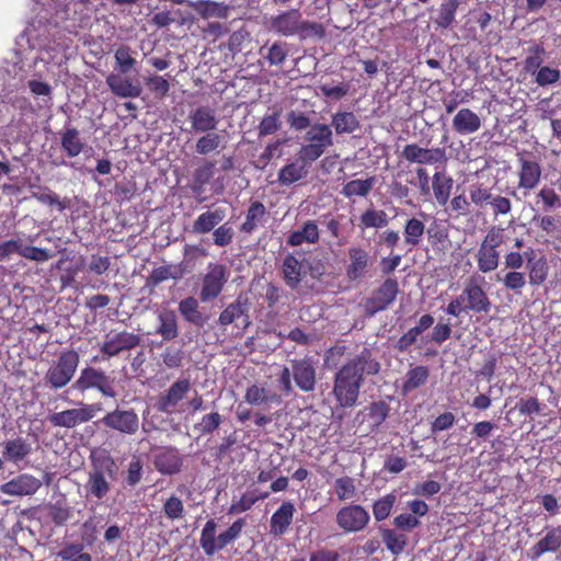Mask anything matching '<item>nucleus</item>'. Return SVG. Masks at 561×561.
Wrapping results in <instances>:
<instances>
[{
  "label": "nucleus",
  "mask_w": 561,
  "mask_h": 561,
  "mask_svg": "<svg viewBox=\"0 0 561 561\" xmlns=\"http://www.w3.org/2000/svg\"><path fill=\"white\" fill-rule=\"evenodd\" d=\"M88 496L95 497L98 500L104 499L111 490V484L106 480L103 472L91 471L85 484Z\"/></svg>",
  "instance_id": "nucleus-41"
},
{
  "label": "nucleus",
  "mask_w": 561,
  "mask_h": 561,
  "mask_svg": "<svg viewBox=\"0 0 561 561\" xmlns=\"http://www.w3.org/2000/svg\"><path fill=\"white\" fill-rule=\"evenodd\" d=\"M264 47L260 53L270 66H280L288 56V47L285 42H275L268 48L266 54H263Z\"/></svg>",
  "instance_id": "nucleus-52"
},
{
  "label": "nucleus",
  "mask_w": 561,
  "mask_h": 561,
  "mask_svg": "<svg viewBox=\"0 0 561 561\" xmlns=\"http://www.w3.org/2000/svg\"><path fill=\"white\" fill-rule=\"evenodd\" d=\"M229 276L230 272L225 264L209 263L206 273L202 277L201 301L208 302L216 299L224 290Z\"/></svg>",
  "instance_id": "nucleus-12"
},
{
  "label": "nucleus",
  "mask_w": 561,
  "mask_h": 561,
  "mask_svg": "<svg viewBox=\"0 0 561 561\" xmlns=\"http://www.w3.org/2000/svg\"><path fill=\"white\" fill-rule=\"evenodd\" d=\"M296 510L291 502L285 501L273 513L270 519V533L273 536H283L287 533L289 526L293 523L294 514Z\"/></svg>",
  "instance_id": "nucleus-25"
},
{
  "label": "nucleus",
  "mask_w": 561,
  "mask_h": 561,
  "mask_svg": "<svg viewBox=\"0 0 561 561\" xmlns=\"http://www.w3.org/2000/svg\"><path fill=\"white\" fill-rule=\"evenodd\" d=\"M379 370V362L366 347L350 358L333 377L332 396L336 405L343 409L355 407L366 376L377 375Z\"/></svg>",
  "instance_id": "nucleus-1"
},
{
  "label": "nucleus",
  "mask_w": 561,
  "mask_h": 561,
  "mask_svg": "<svg viewBox=\"0 0 561 561\" xmlns=\"http://www.w3.org/2000/svg\"><path fill=\"white\" fill-rule=\"evenodd\" d=\"M145 84L148 90L158 99H163L170 91V82L163 76H149L145 78Z\"/></svg>",
  "instance_id": "nucleus-59"
},
{
  "label": "nucleus",
  "mask_w": 561,
  "mask_h": 561,
  "mask_svg": "<svg viewBox=\"0 0 561 561\" xmlns=\"http://www.w3.org/2000/svg\"><path fill=\"white\" fill-rule=\"evenodd\" d=\"M266 216V208L263 203L252 202L245 213V219L240 226V231L251 234L263 222Z\"/></svg>",
  "instance_id": "nucleus-39"
},
{
  "label": "nucleus",
  "mask_w": 561,
  "mask_h": 561,
  "mask_svg": "<svg viewBox=\"0 0 561 561\" xmlns=\"http://www.w3.org/2000/svg\"><path fill=\"white\" fill-rule=\"evenodd\" d=\"M270 30L285 37L298 35L301 39L322 38L325 35L324 26L318 22L304 20L299 9H290L272 16Z\"/></svg>",
  "instance_id": "nucleus-3"
},
{
  "label": "nucleus",
  "mask_w": 561,
  "mask_h": 561,
  "mask_svg": "<svg viewBox=\"0 0 561 561\" xmlns=\"http://www.w3.org/2000/svg\"><path fill=\"white\" fill-rule=\"evenodd\" d=\"M140 334L126 330H111L104 335L100 344V353L104 359L116 357L123 353L130 352L141 345Z\"/></svg>",
  "instance_id": "nucleus-10"
},
{
  "label": "nucleus",
  "mask_w": 561,
  "mask_h": 561,
  "mask_svg": "<svg viewBox=\"0 0 561 561\" xmlns=\"http://www.w3.org/2000/svg\"><path fill=\"white\" fill-rule=\"evenodd\" d=\"M334 145L333 130L330 125L314 123L304 135L297 156L304 162H314Z\"/></svg>",
  "instance_id": "nucleus-5"
},
{
  "label": "nucleus",
  "mask_w": 561,
  "mask_h": 561,
  "mask_svg": "<svg viewBox=\"0 0 561 561\" xmlns=\"http://www.w3.org/2000/svg\"><path fill=\"white\" fill-rule=\"evenodd\" d=\"M162 512L167 519L179 520L185 515L184 503L179 496L172 494L164 501Z\"/></svg>",
  "instance_id": "nucleus-58"
},
{
  "label": "nucleus",
  "mask_w": 561,
  "mask_h": 561,
  "mask_svg": "<svg viewBox=\"0 0 561 561\" xmlns=\"http://www.w3.org/2000/svg\"><path fill=\"white\" fill-rule=\"evenodd\" d=\"M159 324L156 333L164 341H172L179 336L178 318L174 310L164 309L158 314Z\"/></svg>",
  "instance_id": "nucleus-34"
},
{
  "label": "nucleus",
  "mask_w": 561,
  "mask_h": 561,
  "mask_svg": "<svg viewBox=\"0 0 561 561\" xmlns=\"http://www.w3.org/2000/svg\"><path fill=\"white\" fill-rule=\"evenodd\" d=\"M388 224V215L381 209L368 208L359 217V226L362 228H383Z\"/></svg>",
  "instance_id": "nucleus-49"
},
{
  "label": "nucleus",
  "mask_w": 561,
  "mask_h": 561,
  "mask_svg": "<svg viewBox=\"0 0 561 561\" xmlns=\"http://www.w3.org/2000/svg\"><path fill=\"white\" fill-rule=\"evenodd\" d=\"M401 157L409 163L424 164H436L446 162V150L445 148H423L417 144H408L401 151Z\"/></svg>",
  "instance_id": "nucleus-16"
},
{
  "label": "nucleus",
  "mask_w": 561,
  "mask_h": 561,
  "mask_svg": "<svg viewBox=\"0 0 561 561\" xmlns=\"http://www.w3.org/2000/svg\"><path fill=\"white\" fill-rule=\"evenodd\" d=\"M154 468L164 476L179 473L183 467V457L173 446L162 447L154 456Z\"/></svg>",
  "instance_id": "nucleus-21"
},
{
  "label": "nucleus",
  "mask_w": 561,
  "mask_h": 561,
  "mask_svg": "<svg viewBox=\"0 0 561 561\" xmlns=\"http://www.w3.org/2000/svg\"><path fill=\"white\" fill-rule=\"evenodd\" d=\"M279 117V111H276L271 115H265L257 126L259 137H265L276 133L282 125Z\"/></svg>",
  "instance_id": "nucleus-63"
},
{
  "label": "nucleus",
  "mask_w": 561,
  "mask_h": 561,
  "mask_svg": "<svg viewBox=\"0 0 561 561\" xmlns=\"http://www.w3.org/2000/svg\"><path fill=\"white\" fill-rule=\"evenodd\" d=\"M529 56L524 60V70L527 73L535 75L543 62L545 47L541 44H534L528 48Z\"/></svg>",
  "instance_id": "nucleus-56"
},
{
  "label": "nucleus",
  "mask_w": 561,
  "mask_h": 561,
  "mask_svg": "<svg viewBox=\"0 0 561 561\" xmlns=\"http://www.w3.org/2000/svg\"><path fill=\"white\" fill-rule=\"evenodd\" d=\"M350 263L346 265V276L350 280H356L365 276L371 265L369 252L359 247H351L347 250Z\"/></svg>",
  "instance_id": "nucleus-22"
},
{
  "label": "nucleus",
  "mask_w": 561,
  "mask_h": 561,
  "mask_svg": "<svg viewBox=\"0 0 561 561\" xmlns=\"http://www.w3.org/2000/svg\"><path fill=\"white\" fill-rule=\"evenodd\" d=\"M536 198L542 203V208L546 211L561 207V198L551 187H542L536 194Z\"/></svg>",
  "instance_id": "nucleus-64"
},
{
  "label": "nucleus",
  "mask_w": 561,
  "mask_h": 561,
  "mask_svg": "<svg viewBox=\"0 0 561 561\" xmlns=\"http://www.w3.org/2000/svg\"><path fill=\"white\" fill-rule=\"evenodd\" d=\"M244 526L245 519L238 518L226 530L216 535L217 523L215 519H208L201 531L199 546L207 557H213L239 539Z\"/></svg>",
  "instance_id": "nucleus-4"
},
{
  "label": "nucleus",
  "mask_w": 561,
  "mask_h": 561,
  "mask_svg": "<svg viewBox=\"0 0 561 561\" xmlns=\"http://www.w3.org/2000/svg\"><path fill=\"white\" fill-rule=\"evenodd\" d=\"M497 280L503 284L505 289L519 295L527 284V276L524 272L508 271L503 275V277L497 276Z\"/></svg>",
  "instance_id": "nucleus-50"
},
{
  "label": "nucleus",
  "mask_w": 561,
  "mask_h": 561,
  "mask_svg": "<svg viewBox=\"0 0 561 561\" xmlns=\"http://www.w3.org/2000/svg\"><path fill=\"white\" fill-rule=\"evenodd\" d=\"M490 309L491 301L486 293L471 280L466 284L462 293L447 305L445 311L449 316L459 317L461 312L488 313Z\"/></svg>",
  "instance_id": "nucleus-6"
},
{
  "label": "nucleus",
  "mask_w": 561,
  "mask_h": 561,
  "mask_svg": "<svg viewBox=\"0 0 561 561\" xmlns=\"http://www.w3.org/2000/svg\"><path fill=\"white\" fill-rule=\"evenodd\" d=\"M399 294V284L397 278L388 277L381 285L374 290L370 297L364 302L365 313L374 316L377 312L386 310L392 305Z\"/></svg>",
  "instance_id": "nucleus-14"
},
{
  "label": "nucleus",
  "mask_w": 561,
  "mask_h": 561,
  "mask_svg": "<svg viewBox=\"0 0 561 561\" xmlns=\"http://www.w3.org/2000/svg\"><path fill=\"white\" fill-rule=\"evenodd\" d=\"M60 146L68 158H75L83 151L85 144L76 127H66L60 133Z\"/></svg>",
  "instance_id": "nucleus-35"
},
{
  "label": "nucleus",
  "mask_w": 561,
  "mask_h": 561,
  "mask_svg": "<svg viewBox=\"0 0 561 561\" xmlns=\"http://www.w3.org/2000/svg\"><path fill=\"white\" fill-rule=\"evenodd\" d=\"M425 232V224L415 217L408 219L403 227L404 244L412 248L417 247Z\"/></svg>",
  "instance_id": "nucleus-43"
},
{
  "label": "nucleus",
  "mask_w": 561,
  "mask_h": 561,
  "mask_svg": "<svg viewBox=\"0 0 561 561\" xmlns=\"http://www.w3.org/2000/svg\"><path fill=\"white\" fill-rule=\"evenodd\" d=\"M216 162L204 159L194 171V183L203 187L210 182L215 175Z\"/></svg>",
  "instance_id": "nucleus-60"
},
{
  "label": "nucleus",
  "mask_w": 561,
  "mask_h": 561,
  "mask_svg": "<svg viewBox=\"0 0 561 561\" xmlns=\"http://www.w3.org/2000/svg\"><path fill=\"white\" fill-rule=\"evenodd\" d=\"M188 122L192 131L202 134L214 131L217 128L219 119L215 108L208 105H199L190 112Z\"/></svg>",
  "instance_id": "nucleus-20"
},
{
  "label": "nucleus",
  "mask_w": 561,
  "mask_h": 561,
  "mask_svg": "<svg viewBox=\"0 0 561 561\" xmlns=\"http://www.w3.org/2000/svg\"><path fill=\"white\" fill-rule=\"evenodd\" d=\"M80 363L76 350H64L45 374V381L53 390L66 387L73 378Z\"/></svg>",
  "instance_id": "nucleus-8"
},
{
  "label": "nucleus",
  "mask_w": 561,
  "mask_h": 561,
  "mask_svg": "<svg viewBox=\"0 0 561 561\" xmlns=\"http://www.w3.org/2000/svg\"><path fill=\"white\" fill-rule=\"evenodd\" d=\"M72 516V508L57 501L49 507V517L56 526L65 525Z\"/></svg>",
  "instance_id": "nucleus-62"
},
{
  "label": "nucleus",
  "mask_w": 561,
  "mask_h": 561,
  "mask_svg": "<svg viewBox=\"0 0 561 561\" xmlns=\"http://www.w3.org/2000/svg\"><path fill=\"white\" fill-rule=\"evenodd\" d=\"M334 492L340 501L351 500L356 495L354 479L344 476L334 481Z\"/></svg>",
  "instance_id": "nucleus-61"
},
{
  "label": "nucleus",
  "mask_w": 561,
  "mask_h": 561,
  "mask_svg": "<svg viewBox=\"0 0 561 561\" xmlns=\"http://www.w3.org/2000/svg\"><path fill=\"white\" fill-rule=\"evenodd\" d=\"M331 128L337 135L353 134L360 127L357 116L353 112L337 111L331 116Z\"/></svg>",
  "instance_id": "nucleus-36"
},
{
  "label": "nucleus",
  "mask_w": 561,
  "mask_h": 561,
  "mask_svg": "<svg viewBox=\"0 0 561 561\" xmlns=\"http://www.w3.org/2000/svg\"><path fill=\"white\" fill-rule=\"evenodd\" d=\"M293 379L304 392H312L317 385V374L313 360L305 357L291 360Z\"/></svg>",
  "instance_id": "nucleus-19"
},
{
  "label": "nucleus",
  "mask_w": 561,
  "mask_h": 561,
  "mask_svg": "<svg viewBox=\"0 0 561 561\" xmlns=\"http://www.w3.org/2000/svg\"><path fill=\"white\" fill-rule=\"evenodd\" d=\"M376 179L374 176H369L365 180H352L343 185L342 194L347 197H366L373 191Z\"/></svg>",
  "instance_id": "nucleus-45"
},
{
  "label": "nucleus",
  "mask_w": 561,
  "mask_h": 561,
  "mask_svg": "<svg viewBox=\"0 0 561 561\" xmlns=\"http://www.w3.org/2000/svg\"><path fill=\"white\" fill-rule=\"evenodd\" d=\"M370 520L368 511L359 504L342 506L335 516V523L345 534L364 530Z\"/></svg>",
  "instance_id": "nucleus-15"
},
{
  "label": "nucleus",
  "mask_w": 561,
  "mask_h": 561,
  "mask_svg": "<svg viewBox=\"0 0 561 561\" xmlns=\"http://www.w3.org/2000/svg\"><path fill=\"white\" fill-rule=\"evenodd\" d=\"M282 272L286 285L295 289L302 279L304 266L293 253H289L283 260Z\"/></svg>",
  "instance_id": "nucleus-32"
},
{
  "label": "nucleus",
  "mask_w": 561,
  "mask_h": 561,
  "mask_svg": "<svg viewBox=\"0 0 561 561\" xmlns=\"http://www.w3.org/2000/svg\"><path fill=\"white\" fill-rule=\"evenodd\" d=\"M504 239L505 234L502 227L492 226L488 229L474 254L478 270L481 273L486 274L499 267L501 260L500 248L504 243Z\"/></svg>",
  "instance_id": "nucleus-7"
},
{
  "label": "nucleus",
  "mask_w": 561,
  "mask_h": 561,
  "mask_svg": "<svg viewBox=\"0 0 561 561\" xmlns=\"http://www.w3.org/2000/svg\"><path fill=\"white\" fill-rule=\"evenodd\" d=\"M528 282L531 286L538 287L542 285L549 276L550 266L546 255L539 257H528L527 264Z\"/></svg>",
  "instance_id": "nucleus-33"
},
{
  "label": "nucleus",
  "mask_w": 561,
  "mask_h": 561,
  "mask_svg": "<svg viewBox=\"0 0 561 561\" xmlns=\"http://www.w3.org/2000/svg\"><path fill=\"white\" fill-rule=\"evenodd\" d=\"M270 496V492H263L260 495H252L250 493H243L239 500H233L228 514H240L249 511L257 501L265 500Z\"/></svg>",
  "instance_id": "nucleus-53"
},
{
  "label": "nucleus",
  "mask_w": 561,
  "mask_h": 561,
  "mask_svg": "<svg viewBox=\"0 0 561 561\" xmlns=\"http://www.w3.org/2000/svg\"><path fill=\"white\" fill-rule=\"evenodd\" d=\"M187 5L193 9L202 19H227L230 8L224 2L211 0L187 1Z\"/></svg>",
  "instance_id": "nucleus-29"
},
{
  "label": "nucleus",
  "mask_w": 561,
  "mask_h": 561,
  "mask_svg": "<svg viewBox=\"0 0 561 561\" xmlns=\"http://www.w3.org/2000/svg\"><path fill=\"white\" fill-rule=\"evenodd\" d=\"M530 153H518V188L527 192L536 188L541 180L542 169L540 163L530 158Z\"/></svg>",
  "instance_id": "nucleus-17"
},
{
  "label": "nucleus",
  "mask_w": 561,
  "mask_h": 561,
  "mask_svg": "<svg viewBox=\"0 0 561 561\" xmlns=\"http://www.w3.org/2000/svg\"><path fill=\"white\" fill-rule=\"evenodd\" d=\"M382 542L392 556H400L408 543V537L394 529L380 528Z\"/></svg>",
  "instance_id": "nucleus-44"
},
{
  "label": "nucleus",
  "mask_w": 561,
  "mask_h": 561,
  "mask_svg": "<svg viewBox=\"0 0 561 561\" xmlns=\"http://www.w3.org/2000/svg\"><path fill=\"white\" fill-rule=\"evenodd\" d=\"M561 547V527L548 530L543 538L536 542L530 551L533 558H539L547 552H556Z\"/></svg>",
  "instance_id": "nucleus-37"
},
{
  "label": "nucleus",
  "mask_w": 561,
  "mask_h": 561,
  "mask_svg": "<svg viewBox=\"0 0 561 561\" xmlns=\"http://www.w3.org/2000/svg\"><path fill=\"white\" fill-rule=\"evenodd\" d=\"M195 144V151L201 156H207L216 151L221 145V136L214 131L203 133Z\"/></svg>",
  "instance_id": "nucleus-51"
},
{
  "label": "nucleus",
  "mask_w": 561,
  "mask_h": 561,
  "mask_svg": "<svg viewBox=\"0 0 561 561\" xmlns=\"http://www.w3.org/2000/svg\"><path fill=\"white\" fill-rule=\"evenodd\" d=\"M397 502V495L394 493L386 494L378 499L373 504V514L377 522L385 520L389 517L394 504Z\"/></svg>",
  "instance_id": "nucleus-57"
},
{
  "label": "nucleus",
  "mask_w": 561,
  "mask_h": 561,
  "mask_svg": "<svg viewBox=\"0 0 561 561\" xmlns=\"http://www.w3.org/2000/svg\"><path fill=\"white\" fill-rule=\"evenodd\" d=\"M453 128L460 135H469L481 128V119L470 108H461L453 118Z\"/></svg>",
  "instance_id": "nucleus-30"
},
{
  "label": "nucleus",
  "mask_w": 561,
  "mask_h": 561,
  "mask_svg": "<svg viewBox=\"0 0 561 561\" xmlns=\"http://www.w3.org/2000/svg\"><path fill=\"white\" fill-rule=\"evenodd\" d=\"M226 218L224 208L207 210L198 215L192 226V231L196 234H205L210 232Z\"/></svg>",
  "instance_id": "nucleus-31"
},
{
  "label": "nucleus",
  "mask_w": 561,
  "mask_h": 561,
  "mask_svg": "<svg viewBox=\"0 0 561 561\" xmlns=\"http://www.w3.org/2000/svg\"><path fill=\"white\" fill-rule=\"evenodd\" d=\"M430 376L426 366H416L408 370L405 380L402 386L404 393L411 392L420 386L424 385Z\"/></svg>",
  "instance_id": "nucleus-48"
},
{
  "label": "nucleus",
  "mask_w": 561,
  "mask_h": 561,
  "mask_svg": "<svg viewBox=\"0 0 561 561\" xmlns=\"http://www.w3.org/2000/svg\"><path fill=\"white\" fill-rule=\"evenodd\" d=\"M32 444L27 439L19 436L9 439L3 445L2 456L4 460L19 463L32 454Z\"/></svg>",
  "instance_id": "nucleus-28"
},
{
  "label": "nucleus",
  "mask_w": 561,
  "mask_h": 561,
  "mask_svg": "<svg viewBox=\"0 0 561 561\" xmlns=\"http://www.w3.org/2000/svg\"><path fill=\"white\" fill-rule=\"evenodd\" d=\"M41 486V480L31 474L24 473L3 483L0 486V491L8 495L23 496L36 493Z\"/></svg>",
  "instance_id": "nucleus-24"
},
{
  "label": "nucleus",
  "mask_w": 561,
  "mask_h": 561,
  "mask_svg": "<svg viewBox=\"0 0 561 561\" xmlns=\"http://www.w3.org/2000/svg\"><path fill=\"white\" fill-rule=\"evenodd\" d=\"M244 400L251 405H261L278 401L279 397L275 393H270L265 387L254 383L247 388Z\"/></svg>",
  "instance_id": "nucleus-47"
},
{
  "label": "nucleus",
  "mask_w": 561,
  "mask_h": 561,
  "mask_svg": "<svg viewBox=\"0 0 561 561\" xmlns=\"http://www.w3.org/2000/svg\"><path fill=\"white\" fill-rule=\"evenodd\" d=\"M115 58V70L118 73L112 72L106 77V84L111 92L122 99L138 98L142 92L140 83L130 78L123 77L135 68L136 59L131 56V49L129 46H119L114 54Z\"/></svg>",
  "instance_id": "nucleus-2"
},
{
  "label": "nucleus",
  "mask_w": 561,
  "mask_h": 561,
  "mask_svg": "<svg viewBox=\"0 0 561 561\" xmlns=\"http://www.w3.org/2000/svg\"><path fill=\"white\" fill-rule=\"evenodd\" d=\"M101 410V403H80L78 408L51 413L48 421L54 427L75 428L91 421Z\"/></svg>",
  "instance_id": "nucleus-11"
},
{
  "label": "nucleus",
  "mask_w": 561,
  "mask_h": 561,
  "mask_svg": "<svg viewBox=\"0 0 561 561\" xmlns=\"http://www.w3.org/2000/svg\"><path fill=\"white\" fill-rule=\"evenodd\" d=\"M32 197L44 205L57 207L59 211H64L68 206L67 202L60 199L49 187H38V191L32 192Z\"/></svg>",
  "instance_id": "nucleus-55"
},
{
  "label": "nucleus",
  "mask_w": 561,
  "mask_h": 561,
  "mask_svg": "<svg viewBox=\"0 0 561 561\" xmlns=\"http://www.w3.org/2000/svg\"><path fill=\"white\" fill-rule=\"evenodd\" d=\"M179 311L183 319L195 327H203L207 322V317H205L199 311L198 300L195 297H186L182 299L179 304Z\"/></svg>",
  "instance_id": "nucleus-38"
},
{
  "label": "nucleus",
  "mask_w": 561,
  "mask_h": 561,
  "mask_svg": "<svg viewBox=\"0 0 561 561\" xmlns=\"http://www.w3.org/2000/svg\"><path fill=\"white\" fill-rule=\"evenodd\" d=\"M101 424L122 435L133 436L140 427V420L134 409H119L107 412L101 420Z\"/></svg>",
  "instance_id": "nucleus-13"
},
{
  "label": "nucleus",
  "mask_w": 561,
  "mask_h": 561,
  "mask_svg": "<svg viewBox=\"0 0 561 561\" xmlns=\"http://www.w3.org/2000/svg\"><path fill=\"white\" fill-rule=\"evenodd\" d=\"M72 388L81 393L95 390L104 398L115 399L117 397L115 379L103 369L93 366H87L80 370Z\"/></svg>",
  "instance_id": "nucleus-9"
},
{
  "label": "nucleus",
  "mask_w": 561,
  "mask_h": 561,
  "mask_svg": "<svg viewBox=\"0 0 561 561\" xmlns=\"http://www.w3.org/2000/svg\"><path fill=\"white\" fill-rule=\"evenodd\" d=\"M183 266V263H180L178 265H163L153 268L147 278V286L154 287L169 278H182L185 273V268Z\"/></svg>",
  "instance_id": "nucleus-40"
},
{
  "label": "nucleus",
  "mask_w": 561,
  "mask_h": 561,
  "mask_svg": "<svg viewBox=\"0 0 561 561\" xmlns=\"http://www.w3.org/2000/svg\"><path fill=\"white\" fill-rule=\"evenodd\" d=\"M312 162H304L297 156L296 161L285 164L278 171V183L284 186H289L298 181L305 179L309 173V167Z\"/></svg>",
  "instance_id": "nucleus-27"
},
{
  "label": "nucleus",
  "mask_w": 561,
  "mask_h": 561,
  "mask_svg": "<svg viewBox=\"0 0 561 561\" xmlns=\"http://www.w3.org/2000/svg\"><path fill=\"white\" fill-rule=\"evenodd\" d=\"M239 320L242 322L243 330L251 323L248 314V301L242 300L240 296L220 312L217 322L220 327L226 328Z\"/></svg>",
  "instance_id": "nucleus-23"
},
{
  "label": "nucleus",
  "mask_w": 561,
  "mask_h": 561,
  "mask_svg": "<svg viewBox=\"0 0 561 561\" xmlns=\"http://www.w3.org/2000/svg\"><path fill=\"white\" fill-rule=\"evenodd\" d=\"M191 390V381L186 378L174 381L164 394L157 401L158 411L167 414L175 412L179 403L187 396Z\"/></svg>",
  "instance_id": "nucleus-18"
},
{
  "label": "nucleus",
  "mask_w": 561,
  "mask_h": 561,
  "mask_svg": "<svg viewBox=\"0 0 561 561\" xmlns=\"http://www.w3.org/2000/svg\"><path fill=\"white\" fill-rule=\"evenodd\" d=\"M458 7V0H444L438 10L437 25L443 28L450 27L455 21Z\"/></svg>",
  "instance_id": "nucleus-54"
},
{
  "label": "nucleus",
  "mask_w": 561,
  "mask_h": 561,
  "mask_svg": "<svg viewBox=\"0 0 561 561\" xmlns=\"http://www.w3.org/2000/svg\"><path fill=\"white\" fill-rule=\"evenodd\" d=\"M320 240V230L316 220L309 219L302 222L299 229L289 232L286 243L290 247H299L304 243L316 244Z\"/></svg>",
  "instance_id": "nucleus-26"
},
{
  "label": "nucleus",
  "mask_w": 561,
  "mask_h": 561,
  "mask_svg": "<svg viewBox=\"0 0 561 561\" xmlns=\"http://www.w3.org/2000/svg\"><path fill=\"white\" fill-rule=\"evenodd\" d=\"M432 187L438 205L445 206L450 197L453 179L444 172H435L433 175Z\"/></svg>",
  "instance_id": "nucleus-42"
},
{
  "label": "nucleus",
  "mask_w": 561,
  "mask_h": 561,
  "mask_svg": "<svg viewBox=\"0 0 561 561\" xmlns=\"http://www.w3.org/2000/svg\"><path fill=\"white\" fill-rule=\"evenodd\" d=\"M60 561H92V556L84 551L82 542H67L57 552Z\"/></svg>",
  "instance_id": "nucleus-46"
}]
</instances>
